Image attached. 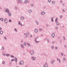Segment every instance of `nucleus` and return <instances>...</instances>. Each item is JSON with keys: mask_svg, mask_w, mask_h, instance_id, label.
<instances>
[{"mask_svg": "<svg viewBox=\"0 0 67 67\" xmlns=\"http://www.w3.org/2000/svg\"><path fill=\"white\" fill-rule=\"evenodd\" d=\"M34 54V51L33 50L31 51V52L30 54L31 55H33Z\"/></svg>", "mask_w": 67, "mask_h": 67, "instance_id": "f257e3e1", "label": "nucleus"}, {"mask_svg": "<svg viewBox=\"0 0 67 67\" xmlns=\"http://www.w3.org/2000/svg\"><path fill=\"white\" fill-rule=\"evenodd\" d=\"M5 12H6L7 13H9L10 12H9V9L8 8H6V10H5Z\"/></svg>", "mask_w": 67, "mask_h": 67, "instance_id": "f03ea898", "label": "nucleus"}, {"mask_svg": "<svg viewBox=\"0 0 67 67\" xmlns=\"http://www.w3.org/2000/svg\"><path fill=\"white\" fill-rule=\"evenodd\" d=\"M45 14V12H41V14L42 15H44Z\"/></svg>", "mask_w": 67, "mask_h": 67, "instance_id": "7ed1b4c3", "label": "nucleus"}, {"mask_svg": "<svg viewBox=\"0 0 67 67\" xmlns=\"http://www.w3.org/2000/svg\"><path fill=\"white\" fill-rule=\"evenodd\" d=\"M37 38H38V37L36 38L35 40V42H36V43H39V41H37Z\"/></svg>", "mask_w": 67, "mask_h": 67, "instance_id": "20e7f679", "label": "nucleus"}, {"mask_svg": "<svg viewBox=\"0 0 67 67\" xmlns=\"http://www.w3.org/2000/svg\"><path fill=\"white\" fill-rule=\"evenodd\" d=\"M18 3H22L23 2V0H18Z\"/></svg>", "mask_w": 67, "mask_h": 67, "instance_id": "39448f33", "label": "nucleus"}, {"mask_svg": "<svg viewBox=\"0 0 67 67\" xmlns=\"http://www.w3.org/2000/svg\"><path fill=\"white\" fill-rule=\"evenodd\" d=\"M47 63H45V65H43V67H47Z\"/></svg>", "mask_w": 67, "mask_h": 67, "instance_id": "423d86ee", "label": "nucleus"}, {"mask_svg": "<svg viewBox=\"0 0 67 67\" xmlns=\"http://www.w3.org/2000/svg\"><path fill=\"white\" fill-rule=\"evenodd\" d=\"M4 21L5 23L7 24L8 23V20H7V19L5 18L4 20Z\"/></svg>", "mask_w": 67, "mask_h": 67, "instance_id": "0eeeda50", "label": "nucleus"}, {"mask_svg": "<svg viewBox=\"0 0 67 67\" xmlns=\"http://www.w3.org/2000/svg\"><path fill=\"white\" fill-rule=\"evenodd\" d=\"M24 17L23 16H22L20 18V20H24Z\"/></svg>", "mask_w": 67, "mask_h": 67, "instance_id": "6e6552de", "label": "nucleus"}, {"mask_svg": "<svg viewBox=\"0 0 67 67\" xmlns=\"http://www.w3.org/2000/svg\"><path fill=\"white\" fill-rule=\"evenodd\" d=\"M31 59H33L32 60H35L36 59V58L35 57H31Z\"/></svg>", "mask_w": 67, "mask_h": 67, "instance_id": "1a4fd4ad", "label": "nucleus"}, {"mask_svg": "<svg viewBox=\"0 0 67 67\" xmlns=\"http://www.w3.org/2000/svg\"><path fill=\"white\" fill-rule=\"evenodd\" d=\"M35 22H36V24H37V25H39V22H38V21H36Z\"/></svg>", "mask_w": 67, "mask_h": 67, "instance_id": "9d476101", "label": "nucleus"}, {"mask_svg": "<svg viewBox=\"0 0 67 67\" xmlns=\"http://www.w3.org/2000/svg\"><path fill=\"white\" fill-rule=\"evenodd\" d=\"M55 63V60H52L51 62V63L52 64H53Z\"/></svg>", "mask_w": 67, "mask_h": 67, "instance_id": "9b49d317", "label": "nucleus"}, {"mask_svg": "<svg viewBox=\"0 0 67 67\" xmlns=\"http://www.w3.org/2000/svg\"><path fill=\"white\" fill-rule=\"evenodd\" d=\"M29 35L30 33H27L26 35V37H27L29 36Z\"/></svg>", "mask_w": 67, "mask_h": 67, "instance_id": "f8f14e48", "label": "nucleus"}, {"mask_svg": "<svg viewBox=\"0 0 67 67\" xmlns=\"http://www.w3.org/2000/svg\"><path fill=\"white\" fill-rule=\"evenodd\" d=\"M55 34H54V33H53L52 34V37L53 38H54V37H55Z\"/></svg>", "mask_w": 67, "mask_h": 67, "instance_id": "ddd939ff", "label": "nucleus"}, {"mask_svg": "<svg viewBox=\"0 0 67 67\" xmlns=\"http://www.w3.org/2000/svg\"><path fill=\"white\" fill-rule=\"evenodd\" d=\"M32 12V10L31 9H30L28 11V12L30 13H31Z\"/></svg>", "mask_w": 67, "mask_h": 67, "instance_id": "4468645a", "label": "nucleus"}, {"mask_svg": "<svg viewBox=\"0 0 67 67\" xmlns=\"http://www.w3.org/2000/svg\"><path fill=\"white\" fill-rule=\"evenodd\" d=\"M8 13L9 14V16H11V15H12V14H11V13L10 12H9V13Z\"/></svg>", "mask_w": 67, "mask_h": 67, "instance_id": "2eb2a0df", "label": "nucleus"}, {"mask_svg": "<svg viewBox=\"0 0 67 67\" xmlns=\"http://www.w3.org/2000/svg\"><path fill=\"white\" fill-rule=\"evenodd\" d=\"M51 21L52 22H54V19H53V18L52 17L51 18Z\"/></svg>", "mask_w": 67, "mask_h": 67, "instance_id": "dca6fc26", "label": "nucleus"}, {"mask_svg": "<svg viewBox=\"0 0 67 67\" xmlns=\"http://www.w3.org/2000/svg\"><path fill=\"white\" fill-rule=\"evenodd\" d=\"M6 56H7V57H8V56H10V55L9 54H6Z\"/></svg>", "mask_w": 67, "mask_h": 67, "instance_id": "f3484780", "label": "nucleus"}, {"mask_svg": "<svg viewBox=\"0 0 67 67\" xmlns=\"http://www.w3.org/2000/svg\"><path fill=\"white\" fill-rule=\"evenodd\" d=\"M15 60V62L16 63H17V58L15 57V59H14Z\"/></svg>", "mask_w": 67, "mask_h": 67, "instance_id": "a211bd4d", "label": "nucleus"}, {"mask_svg": "<svg viewBox=\"0 0 67 67\" xmlns=\"http://www.w3.org/2000/svg\"><path fill=\"white\" fill-rule=\"evenodd\" d=\"M21 46L22 48H24V46H23L22 44H21Z\"/></svg>", "mask_w": 67, "mask_h": 67, "instance_id": "6ab92c4d", "label": "nucleus"}, {"mask_svg": "<svg viewBox=\"0 0 67 67\" xmlns=\"http://www.w3.org/2000/svg\"><path fill=\"white\" fill-rule=\"evenodd\" d=\"M27 45H28V46H29V47H31V45L29 43H27Z\"/></svg>", "mask_w": 67, "mask_h": 67, "instance_id": "aec40b11", "label": "nucleus"}, {"mask_svg": "<svg viewBox=\"0 0 67 67\" xmlns=\"http://www.w3.org/2000/svg\"><path fill=\"white\" fill-rule=\"evenodd\" d=\"M35 33H37V32H38V30L37 29H35Z\"/></svg>", "mask_w": 67, "mask_h": 67, "instance_id": "412c9836", "label": "nucleus"}, {"mask_svg": "<svg viewBox=\"0 0 67 67\" xmlns=\"http://www.w3.org/2000/svg\"><path fill=\"white\" fill-rule=\"evenodd\" d=\"M57 60L59 61V63H60V60L59 59L57 58Z\"/></svg>", "mask_w": 67, "mask_h": 67, "instance_id": "4be33fe9", "label": "nucleus"}, {"mask_svg": "<svg viewBox=\"0 0 67 67\" xmlns=\"http://www.w3.org/2000/svg\"><path fill=\"white\" fill-rule=\"evenodd\" d=\"M2 63L3 64V65H5V63L4 61H3L2 62Z\"/></svg>", "mask_w": 67, "mask_h": 67, "instance_id": "5701e85b", "label": "nucleus"}, {"mask_svg": "<svg viewBox=\"0 0 67 67\" xmlns=\"http://www.w3.org/2000/svg\"><path fill=\"white\" fill-rule=\"evenodd\" d=\"M27 2H28V0H26L24 2V3H26Z\"/></svg>", "mask_w": 67, "mask_h": 67, "instance_id": "b1692460", "label": "nucleus"}, {"mask_svg": "<svg viewBox=\"0 0 67 67\" xmlns=\"http://www.w3.org/2000/svg\"><path fill=\"white\" fill-rule=\"evenodd\" d=\"M57 20H58V18H56L55 20V22H57Z\"/></svg>", "mask_w": 67, "mask_h": 67, "instance_id": "393cba45", "label": "nucleus"}, {"mask_svg": "<svg viewBox=\"0 0 67 67\" xmlns=\"http://www.w3.org/2000/svg\"><path fill=\"white\" fill-rule=\"evenodd\" d=\"M21 64V65H23V61H21L20 62Z\"/></svg>", "mask_w": 67, "mask_h": 67, "instance_id": "a878e982", "label": "nucleus"}, {"mask_svg": "<svg viewBox=\"0 0 67 67\" xmlns=\"http://www.w3.org/2000/svg\"><path fill=\"white\" fill-rule=\"evenodd\" d=\"M0 20L1 21H3V18H1L0 19Z\"/></svg>", "mask_w": 67, "mask_h": 67, "instance_id": "bb28decb", "label": "nucleus"}, {"mask_svg": "<svg viewBox=\"0 0 67 67\" xmlns=\"http://www.w3.org/2000/svg\"><path fill=\"white\" fill-rule=\"evenodd\" d=\"M56 24L57 25H59V23L58 22H57L56 23Z\"/></svg>", "mask_w": 67, "mask_h": 67, "instance_id": "cd10ccee", "label": "nucleus"}, {"mask_svg": "<svg viewBox=\"0 0 67 67\" xmlns=\"http://www.w3.org/2000/svg\"><path fill=\"white\" fill-rule=\"evenodd\" d=\"M0 34H3V32L2 31H0Z\"/></svg>", "mask_w": 67, "mask_h": 67, "instance_id": "c85d7f7f", "label": "nucleus"}, {"mask_svg": "<svg viewBox=\"0 0 67 67\" xmlns=\"http://www.w3.org/2000/svg\"><path fill=\"white\" fill-rule=\"evenodd\" d=\"M4 47L2 46V47L1 49L2 50H3L4 49Z\"/></svg>", "mask_w": 67, "mask_h": 67, "instance_id": "c756f323", "label": "nucleus"}, {"mask_svg": "<svg viewBox=\"0 0 67 67\" xmlns=\"http://www.w3.org/2000/svg\"><path fill=\"white\" fill-rule=\"evenodd\" d=\"M47 42H48V43H49V42H50L49 41V40L48 39L47 40Z\"/></svg>", "mask_w": 67, "mask_h": 67, "instance_id": "7c9ffc66", "label": "nucleus"}, {"mask_svg": "<svg viewBox=\"0 0 67 67\" xmlns=\"http://www.w3.org/2000/svg\"><path fill=\"white\" fill-rule=\"evenodd\" d=\"M15 60V59H13L11 60V62H13V60Z\"/></svg>", "mask_w": 67, "mask_h": 67, "instance_id": "2f4dec72", "label": "nucleus"}, {"mask_svg": "<svg viewBox=\"0 0 67 67\" xmlns=\"http://www.w3.org/2000/svg\"><path fill=\"white\" fill-rule=\"evenodd\" d=\"M62 12H64V13L65 12V11L64 9H62Z\"/></svg>", "mask_w": 67, "mask_h": 67, "instance_id": "473e14b6", "label": "nucleus"}, {"mask_svg": "<svg viewBox=\"0 0 67 67\" xmlns=\"http://www.w3.org/2000/svg\"><path fill=\"white\" fill-rule=\"evenodd\" d=\"M52 4H55V2L54 1H52Z\"/></svg>", "mask_w": 67, "mask_h": 67, "instance_id": "72a5a7b5", "label": "nucleus"}, {"mask_svg": "<svg viewBox=\"0 0 67 67\" xmlns=\"http://www.w3.org/2000/svg\"><path fill=\"white\" fill-rule=\"evenodd\" d=\"M30 5L32 7H34V4H31Z\"/></svg>", "mask_w": 67, "mask_h": 67, "instance_id": "f704fd0d", "label": "nucleus"}, {"mask_svg": "<svg viewBox=\"0 0 67 67\" xmlns=\"http://www.w3.org/2000/svg\"><path fill=\"white\" fill-rule=\"evenodd\" d=\"M64 60H65V61L66 60V58H63V61H64Z\"/></svg>", "mask_w": 67, "mask_h": 67, "instance_id": "c9c22d12", "label": "nucleus"}, {"mask_svg": "<svg viewBox=\"0 0 67 67\" xmlns=\"http://www.w3.org/2000/svg\"><path fill=\"white\" fill-rule=\"evenodd\" d=\"M14 30L15 31V32H17L18 31V30H17V29H16V28H15L14 29Z\"/></svg>", "mask_w": 67, "mask_h": 67, "instance_id": "e433bc0d", "label": "nucleus"}, {"mask_svg": "<svg viewBox=\"0 0 67 67\" xmlns=\"http://www.w3.org/2000/svg\"><path fill=\"white\" fill-rule=\"evenodd\" d=\"M51 48L52 49H54V46H51Z\"/></svg>", "mask_w": 67, "mask_h": 67, "instance_id": "4c0bfd02", "label": "nucleus"}, {"mask_svg": "<svg viewBox=\"0 0 67 67\" xmlns=\"http://www.w3.org/2000/svg\"><path fill=\"white\" fill-rule=\"evenodd\" d=\"M55 49L57 50L58 49V47H55Z\"/></svg>", "mask_w": 67, "mask_h": 67, "instance_id": "58836bf2", "label": "nucleus"}, {"mask_svg": "<svg viewBox=\"0 0 67 67\" xmlns=\"http://www.w3.org/2000/svg\"><path fill=\"white\" fill-rule=\"evenodd\" d=\"M42 29H41V28H40V29H39V31H42Z\"/></svg>", "mask_w": 67, "mask_h": 67, "instance_id": "ea45409f", "label": "nucleus"}, {"mask_svg": "<svg viewBox=\"0 0 67 67\" xmlns=\"http://www.w3.org/2000/svg\"><path fill=\"white\" fill-rule=\"evenodd\" d=\"M10 57L11 58H12V57H13L14 58V56H13V55H10Z\"/></svg>", "mask_w": 67, "mask_h": 67, "instance_id": "a19ab883", "label": "nucleus"}, {"mask_svg": "<svg viewBox=\"0 0 67 67\" xmlns=\"http://www.w3.org/2000/svg\"><path fill=\"white\" fill-rule=\"evenodd\" d=\"M24 46H25L26 45V43L25 42H24Z\"/></svg>", "mask_w": 67, "mask_h": 67, "instance_id": "79ce46f5", "label": "nucleus"}, {"mask_svg": "<svg viewBox=\"0 0 67 67\" xmlns=\"http://www.w3.org/2000/svg\"><path fill=\"white\" fill-rule=\"evenodd\" d=\"M62 18H63V16H62V15H61L60 16V18L62 19Z\"/></svg>", "mask_w": 67, "mask_h": 67, "instance_id": "37998d69", "label": "nucleus"}, {"mask_svg": "<svg viewBox=\"0 0 67 67\" xmlns=\"http://www.w3.org/2000/svg\"><path fill=\"white\" fill-rule=\"evenodd\" d=\"M9 22H12V21L11 19L9 20Z\"/></svg>", "mask_w": 67, "mask_h": 67, "instance_id": "c03bdc74", "label": "nucleus"}, {"mask_svg": "<svg viewBox=\"0 0 67 67\" xmlns=\"http://www.w3.org/2000/svg\"><path fill=\"white\" fill-rule=\"evenodd\" d=\"M18 24L19 25H21V23H20V22H19L18 23Z\"/></svg>", "mask_w": 67, "mask_h": 67, "instance_id": "a18cd8bd", "label": "nucleus"}, {"mask_svg": "<svg viewBox=\"0 0 67 67\" xmlns=\"http://www.w3.org/2000/svg\"><path fill=\"white\" fill-rule=\"evenodd\" d=\"M61 54L62 56H63V55H64V53H61Z\"/></svg>", "mask_w": 67, "mask_h": 67, "instance_id": "49530a36", "label": "nucleus"}, {"mask_svg": "<svg viewBox=\"0 0 67 67\" xmlns=\"http://www.w3.org/2000/svg\"><path fill=\"white\" fill-rule=\"evenodd\" d=\"M3 56H5V54L4 53H3Z\"/></svg>", "mask_w": 67, "mask_h": 67, "instance_id": "de8ad7c7", "label": "nucleus"}, {"mask_svg": "<svg viewBox=\"0 0 67 67\" xmlns=\"http://www.w3.org/2000/svg\"><path fill=\"white\" fill-rule=\"evenodd\" d=\"M51 0H48V2H51Z\"/></svg>", "mask_w": 67, "mask_h": 67, "instance_id": "09e8293b", "label": "nucleus"}, {"mask_svg": "<svg viewBox=\"0 0 67 67\" xmlns=\"http://www.w3.org/2000/svg\"><path fill=\"white\" fill-rule=\"evenodd\" d=\"M15 9H16V10H17V9H18V8H17V7H15Z\"/></svg>", "mask_w": 67, "mask_h": 67, "instance_id": "8fccbe9b", "label": "nucleus"}, {"mask_svg": "<svg viewBox=\"0 0 67 67\" xmlns=\"http://www.w3.org/2000/svg\"><path fill=\"white\" fill-rule=\"evenodd\" d=\"M62 5L63 6H64V5H65V4L64 3L62 4Z\"/></svg>", "mask_w": 67, "mask_h": 67, "instance_id": "3c124183", "label": "nucleus"}, {"mask_svg": "<svg viewBox=\"0 0 67 67\" xmlns=\"http://www.w3.org/2000/svg\"><path fill=\"white\" fill-rule=\"evenodd\" d=\"M63 40H65V37H63Z\"/></svg>", "mask_w": 67, "mask_h": 67, "instance_id": "603ef678", "label": "nucleus"}, {"mask_svg": "<svg viewBox=\"0 0 67 67\" xmlns=\"http://www.w3.org/2000/svg\"><path fill=\"white\" fill-rule=\"evenodd\" d=\"M55 29H58V27H55Z\"/></svg>", "mask_w": 67, "mask_h": 67, "instance_id": "864d4df0", "label": "nucleus"}, {"mask_svg": "<svg viewBox=\"0 0 67 67\" xmlns=\"http://www.w3.org/2000/svg\"><path fill=\"white\" fill-rule=\"evenodd\" d=\"M4 38L5 40H7V37H4Z\"/></svg>", "mask_w": 67, "mask_h": 67, "instance_id": "5fc2aeb1", "label": "nucleus"}, {"mask_svg": "<svg viewBox=\"0 0 67 67\" xmlns=\"http://www.w3.org/2000/svg\"><path fill=\"white\" fill-rule=\"evenodd\" d=\"M20 25H21V26H23V25L21 23H20Z\"/></svg>", "mask_w": 67, "mask_h": 67, "instance_id": "6e6d98bb", "label": "nucleus"}, {"mask_svg": "<svg viewBox=\"0 0 67 67\" xmlns=\"http://www.w3.org/2000/svg\"><path fill=\"white\" fill-rule=\"evenodd\" d=\"M30 37H32V35H30Z\"/></svg>", "mask_w": 67, "mask_h": 67, "instance_id": "4d7b16f0", "label": "nucleus"}, {"mask_svg": "<svg viewBox=\"0 0 67 67\" xmlns=\"http://www.w3.org/2000/svg\"><path fill=\"white\" fill-rule=\"evenodd\" d=\"M46 8V7L44 6L43 7V8H44V9H45Z\"/></svg>", "mask_w": 67, "mask_h": 67, "instance_id": "13d9d810", "label": "nucleus"}, {"mask_svg": "<svg viewBox=\"0 0 67 67\" xmlns=\"http://www.w3.org/2000/svg\"><path fill=\"white\" fill-rule=\"evenodd\" d=\"M64 47L65 48H67V46H66V45H65Z\"/></svg>", "mask_w": 67, "mask_h": 67, "instance_id": "bf43d9fd", "label": "nucleus"}, {"mask_svg": "<svg viewBox=\"0 0 67 67\" xmlns=\"http://www.w3.org/2000/svg\"><path fill=\"white\" fill-rule=\"evenodd\" d=\"M52 43H53V44H54V43H55V42L54 41H53L52 42Z\"/></svg>", "mask_w": 67, "mask_h": 67, "instance_id": "052dcab7", "label": "nucleus"}, {"mask_svg": "<svg viewBox=\"0 0 67 67\" xmlns=\"http://www.w3.org/2000/svg\"><path fill=\"white\" fill-rule=\"evenodd\" d=\"M46 26H47L48 27L49 26L47 24H46Z\"/></svg>", "mask_w": 67, "mask_h": 67, "instance_id": "680f3d73", "label": "nucleus"}, {"mask_svg": "<svg viewBox=\"0 0 67 67\" xmlns=\"http://www.w3.org/2000/svg\"><path fill=\"white\" fill-rule=\"evenodd\" d=\"M60 2H61V3H63V1H62L61 0Z\"/></svg>", "mask_w": 67, "mask_h": 67, "instance_id": "e2e57ef3", "label": "nucleus"}, {"mask_svg": "<svg viewBox=\"0 0 67 67\" xmlns=\"http://www.w3.org/2000/svg\"><path fill=\"white\" fill-rule=\"evenodd\" d=\"M19 65H21V63H19Z\"/></svg>", "mask_w": 67, "mask_h": 67, "instance_id": "0e129e2a", "label": "nucleus"}, {"mask_svg": "<svg viewBox=\"0 0 67 67\" xmlns=\"http://www.w3.org/2000/svg\"><path fill=\"white\" fill-rule=\"evenodd\" d=\"M2 30V28L0 27V30Z\"/></svg>", "mask_w": 67, "mask_h": 67, "instance_id": "69168bd1", "label": "nucleus"}, {"mask_svg": "<svg viewBox=\"0 0 67 67\" xmlns=\"http://www.w3.org/2000/svg\"><path fill=\"white\" fill-rule=\"evenodd\" d=\"M47 40V38H46L45 39H44V40Z\"/></svg>", "mask_w": 67, "mask_h": 67, "instance_id": "338daca9", "label": "nucleus"}, {"mask_svg": "<svg viewBox=\"0 0 67 67\" xmlns=\"http://www.w3.org/2000/svg\"><path fill=\"white\" fill-rule=\"evenodd\" d=\"M25 67H27V65H26Z\"/></svg>", "mask_w": 67, "mask_h": 67, "instance_id": "774afa93", "label": "nucleus"}]
</instances>
